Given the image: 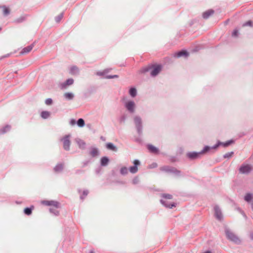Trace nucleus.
<instances>
[{
  "mask_svg": "<svg viewBox=\"0 0 253 253\" xmlns=\"http://www.w3.org/2000/svg\"><path fill=\"white\" fill-rule=\"evenodd\" d=\"M162 68V66L161 65H151L142 68L139 72L141 73H145L152 69L150 75L152 77H155L159 74Z\"/></svg>",
  "mask_w": 253,
  "mask_h": 253,
  "instance_id": "f257e3e1",
  "label": "nucleus"
},
{
  "mask_svg": "<svg viewBox=\"0 0 253 253\" xmlns=\"http://www.w3.org/2000/svg\"><path fill=\"white\" fill-rule=\"evenodd\" d=\"M225 233L227 239L235 244L239 245L241 243L240 238L229 228H225Z\"/></svg>",
  "mask_w": 253,
  "mask_h": 253,
  "instance_id": "f03ea898",
  "label": "nucleus"
},
{
  "mask_svg": "<svg viewBox=\"0 0 253 253\" xmlns=\"http://www.w3.org/2000/svg\"><path fill=\"white\" fill-rule=\"evenodd\" d=\"M160 170L161 171H165L167 173H172L176 176H179L181 175V171L173 167L169 166H165L162 167H161Z\"/></svg>",
  "mask_w": 253,
  "mask_h": 253,
  "instance_id": "7ed1b4c3",
  "label": "nucleus"
},
{
  "mask_svg": "<svg viewBox=\"0 0 253 253\" xmlns=\"http://www.w3.org/2000/svg\"><path fill=\"white\" fill-rule=\"evenodd\" d=\"M134 123L136 129L137 133L139 136L142 134L143 126L142 121L141 117L139 116H135L133 118Z\"/></svg>",
  "mask_w": 253,
  "mask_h": 253,
  "instance_id": "20e7f679",
  "label": "nucleus"
},
{
  "mask_svg": "<svg viewBox=\"0 0 253 253\" xmlns=\"http://www.w3.org/2000/svg\"><path fill=\"white\" fill-rule=\"evenodd\" d=\"M71 137V135L70 134H68L64 136L60 139L61 141L63 143V149L66 151H69L70 149V145L71 143L70 141Z\"/></svg>",
  "mask_w": 253,
  "mask_h": 253,
  "instance_id": "39448f33",
  "label": "nucleus"
},
{
  "mask_svg": "<svg viewBox=\"0 0 253 253\" xmlns=\"http://www.w3.org/2000/svg\"><path fill=\"white\" fill-rule=\"evenodd\" d=\"M125 107L127 111L130 113L133 114L135 110V104L133 101L129 100L125 103Z\"/></svg>",
  "mask_w": 253,
  "mask_h": 253,
  "instance_id": "423d86ee",
  "label": "nucleus"
},
{
  "mask_svg": "<svg viewBox=\"0 0 253 253\" xmlns=\"http://www.w3.org/2000/svg\"><path fill=\"white\" fill-rule=\"evenodd\" d=\"M133 166L129 167V170L131 173H135L138 171V166L140 165V162L138 160H134L133 162Z\"/></svg>",
  "mask_w": 253,
  "mask_h": 253,
  "instance_id": "0eeeda50",
  "label": "nucleus"
},
{
  "mask_svg": "<svg viewBox=\"0 0 253 253\" xmlns=\"http://www.w3.org/2000/svg\"><path fill=\"white\" fill-rule=\"evenodd\" d=\"M201 153L200 152H189L186 154L187 157L191 160H193L199 158L201 155Z\"/></svg>",
  "mask_w": 253,
  "mask_h": 253,
  "instance_id": "6e6552de",
  "label": "nucleus"
},
{
  "mask_svg": "<svg viewBox=\"0 0 253 253\" xmlns=\"http://www.w3.org/2000/svg\"><path fill=\"white\" fill-rule=\"evenodd\" d=\"M74 82V80L72 78H70L67 79L65 82L61 83L59 86L61 89H64L67 88L68 86L72 85Z\"/></svg>",
  "mask_w": 253,
  "mask_h": 253,
  "instance_id": "1a4fd4ad",
  "label": "nucleus"
},
{
  "mask_svg": "<svg viewBox=\"0 0 253 253\" xmlns=\"http://www.w3.org/2000/svg\"><path fill=\"white\" fill-rule=\"evenodd\" d=\"M214 215L216 217V218L219 220H221L222 218V214L221 211L219 207L216 205L214 207Z\"/></svg>",
  "mask_w": 253,
  "mask_h": 253,
  "instance_id": "9d476101",
  "label": "nucleus"
},
{
  "mask_svg": "<svg viewBox=\"0 0 253 253\" xmlns=\"http://www.w3.org/2000/svg\"><path fill=\"white\" fill-rule=\"evenodd\" d=\"M234 141L232 139L228 140L225 142H222L220 141H218L217 143L214 145V148H218L220 145L224 147H227L231 144L233 143Z\"/></svg>",
  "mask_w": 253,
  "mask_h": 253,
  "instance_id": "9b49d317",
  "label": "nucleus"
},
{
  "mask_svg": "<svg viewBox=\"0 0 253 253\" xmlns=\"http://www.w3.org/2000/svg\"><path fill=\"white\" fill-rule=\"evenodd\" d=\"M251 170V167L248 165H242L239 169V172L242 174L249 173Z\"/></svg>",
  "mask_w": 253,
  "mask_h": 253,
  "instance_id": "f8f14e48",
  "label": "nucleus"
},
{
  "mask_svg": "<svg viewBox=\"0 0 253 253\" xmlns=\"http://www.w3.org/2000/svg\"><path fill=\"white\" fill-rule=\"evenodd\" d=\"M42 203L46 206H53L54 208H58L59 207V203L55 201H43Z\"/></svg>",
  "mask_w": 253,
  "mask_h": 253,
  "instance_id": "ddd939ff",
  "label": "nucleus"
},
{
  "mask_svg": "<svg viewBox=\"0 0 253 253\" xmlns=\"http://www.w3.org/2000/svg\"><path fill=\"white\" fill-rule=\"evenodd\" d=\"M189 55V53L184 49L181 50L174 54V57L176 58H179L182 56H184L185 57H187Z\"/></svg>",
  "mask_w": 253,
  "mask_h": 253,
  "instance_id": "4468645a",
  "label": "nucleus"
},
{
  "mask_svg": "<svg viewBox=\"0 0 253 253\" xmlns=\"http://www.w3.org/2000/svg\"><path fill=\"white\" fill-rule=\"evenodd\" d=\"M34 46V43L24 47L20 51V54L22 55V54L28 53L32 50V49H33Z\"/></svg>",
  "mask_w": 253,
  "mask_h": 253,
  "instance_id": "2eb2a0df",
  "label": "nucleus"
},
{
  "mask_svg": "<svg viewBox=\"0 0 253 253\" xmlns=\"http://www.w3.org/2000/svg\"><path fill=\"white\" fill-rule=\"evenodd\" d=\"M75 141L80 149L84 150L85 148L86 143L84 140L80 138H76Z\"/></svg>",
  "mask_w": 253,
  "mask_h": 253,
  "instance_id": "dca6fc26",
  "label": "nucleus"
},
{
  "mask_svg": "<svg viewBox=\"0 0 253 253\" xmlns=\"http://www.w3.org/2000/svg\"><path fill=\"white\" fill-rule=\"evenodd\" d=\"M214 12V11L212 9L208 10L203 13L202 17L205 19H208L210 16L212 15Z\"/></svg>",
  "mask_w": 253,
  "mask_h": 253,
  "instance_id": "f3484780",
  "label": "nucleus"
},
{
  "mask_svg": "<svg viewBox=\"0 0 253 253\" xmlns=\"http://www.w3.org/2000/svg\"><path fill=\"white\" fill-rule=\"evenodd\" d=\"M160 202L165 207L168 208L169 209H172L173 207H175L176 205L174 203H172V204H169L168 202L163 199H161L160 200Z\"/></svg>",
  "mask_w": 253,
  "mask_h": 253,
  "instance_id": "a211bd4d",
  "label": "nucleus"
},
{
  "mask_svg": "<svg viewBox=\"0 0 253 253\" xmlns=\"http://www.w3.org/2000/svg\"><path fill=\"white\" fill-rule=\"evenodd\" d=\"M106 147L107 149L111 150L113 152H117L118 148L111 142L107 143L106 144Z\"/></svg>",
  "mask_w": 253,
  "mask_h": 253,
  "instance_id": "6ab92c4d",
  "label": "nucleus"
},
{
  "mask_svg": "<svg viewBox=\"0 0 253 253\" xmlns=\"http://www.w3.org/2000/svg\"><path fill=\"white\" fill-rule=\"evenodd\" d=\"M99 152L98 148L95 147H92L90 149L89 154L92 157H95L99 155Z\"/></svg>",
  "mask_w": 253,
  "mask_h": 253,
  "instance_id": "aec40b11",
  "label": "nucleus"
},
{
  "mask_svg": "<svg viewBox=\"0 0 253 253\" xmlns=\"http://www.w3.org/2000/svg\"><path fill=\"white\" fill-rule=\"evenodd\" d=\"M217 148H214V145L212 146H205L203 149L200 151L201 154H204L209 152L210 150L212 149H216Z\"/></svg>",
  "mask_w": 253,
  "mask_h": 253,
  "instance_id": "412c9836",
  "label": "nucleus"
},
{
  "mask_svg": "<svg viewBox=\"0 0 253 253\" xmlns=\"http://www.w3.org/2000/svg\"><path fill=\"white\" fill-rule=\"evenodd\" d=\"M109 162V159L107 157H103L100 160V165L102 167H105L108 164Z\"/></svg>",
  "mask_w": 253,
  "mask_h": 253,
  "instance_id": "4be33fe9",
  "label": "nucleus"
},
{
  "mask_svg": "<svg viewBox=\"0 0 253 253\" xmlns=\"http://www.w3.org/2000/svg\"><path fill=\"white\" fill-rule=\"evenodd\" d=\"M148 149L151 153L157 154L159 152V149L151 144H148L147 146Z\"/></svg>",
  "mask_w": 253,
  "mask_h": 253,
  "instance_id": "5701e85b",
  "label": "nucleus"
},
{
  "mask_svg": "<svg viewBox=\"0 0 253 253\" xmlns=\"http://www.w3.org/2000/svg\"><path fill=\"white\" fill-rule=\"evenodd\" d=\"M79 68L77 66H73L70 68V73L71 75H78L79 74Z\"/></svg>",
  "mask_w": 253,
  "mask_h": 253,
  "instance_id": "b1692460",
  "label": "nucleus"
},
{
  "mask_svg": "<svg viewBox=\"0 0 253 253\" xmlns=\"http://www.w3.org/2000/svg\"><path fill=\"white\" fill-rule=\"evenodd\" d=\"M28 16V15H22L20 17L17 18L16 19H15L14 20V22L16 23H22L24 21H26V20L27 19V17Z\"/></svg>",
  "mask_w": 253,
  "mask_h": 253,
  "instance_id": "393cba45",
  "label": "nucleus"
},
{
  "mask_svg": "<svg viewBox=\"0 0 253 253\" xmlns=\"http://www.w3.org/2000/svg\"><path fill=\"white\" fill-rule=\"evenodd\" d=\"M53 169L55 172H59L62 171L63 169V164L62 163L58 164L55 166Z\"/></svg>",
  "mask_w": 253,
  "mask_h": 253,
  "instance_id": "a878e982",
  "label": "nucleus"
},
{
  "mask_svg": "<svg viewBox=\"0 0 253 253\" xmlns=\"http://www.w3.org/2000/svg\"><path fill=\"white\" fill-rule=\"evenodd\" d=\"M11 128V126L9 125H6L4 127L0 128V134H3L7 131H9Z\"/></svg>",
  "mask_w": 253,
  "mask_h": 253,
  "instance_id": "bb28decb",
  "label": "nucleus"
},
{
  "mask_svg": "<svg viewBox=\"0 0 253 253\" xmlns=\"http://www.w3.org/2000/svg\"><path fill=\"white\" fill-rule=\"evenodd\" d=\"M129 94L132 97H135L137 95V90L135 87H131L129 89Z\"/></svg>",
  "mask_w": 253,
  "mask_h": 253,
  "instance_id": "cd10ccee",
  "label": "nucleus"
},
{
  "mask_svg": "<svg viewBox=\"0 0 253 253\" xmlns=\"http://www.w3.org/2000/svg\"><path fill=\"white\" fill-rule=\"evenodd\" d=\"M34 209V206L31 207H27L24 210V212L26 215H30L32 214V210Z\"/></svg>",
  "mask_w": 253,
  "mask_h": 253,
  "instance_id": "c85d7f7f",
  "label": "nucleus"
},
{
  "mask_svg": "<svg viewBox=\"0 0 253 253\" xmlns=\"http://www.w3.org/2000/svg\"><path fill=\"white\" fill-rule=\"evenodd\" d=\"M50 113L47 111H43L41 112V116L43 119H46L49 117Z\"/></svg>",
  "mask_w": 253,
  "mask_h": 253,
  "instance_id": "c756f323",
  "label": "nucleus"
},
{
  "mask_svg": "<svg viewBox=\"0 0 253 253\" xmlns=\"http://www.w3.org/2000/svg\"><path fill=\"white\" fill-rule=\"evenodd\" d=\"M253 199V195L251 193H247L244 197V200L248 203L251 202Z\"/></svg>",
  "mask_w": 253,
  "mask_h": 253,
  "instance_id": "7c9ffc66",
  "label": "nucleus"
},
{
  "mask_svg": "<svg viewBox=\"0 0 253 253\" xmlns=\"http://www.w3.org/2000/svg\"><path fill=\"white\" fill-rule=\"evenodd\" d=\"M77 125L80 127H83L85 125V122L83 119L80 118L77 121Z\"/></svg>",
  "mask_w": 253,
  "mask_h": 253,
  "instance_id": "2f4dec72",
  "label": "nucleus"
},
{
  "mask_svg": "<svg viewBox=\"0 0 253 253\" xmlns=\"http://www.w3.org/2000/svg\"><path fill=\"white\" fill-rule=\"evenodd\" d=\"M127 115L126 114L121 115L119 119V121L120 124H124L126 119Z\"/></svg>",
  "mask_w": 253,
  "mask_h": 253,
  "instance_id": "473e14b6",
  "label": "nucleus"
},
{
  "mask_svg": "<svg viewBox=\"0 0 253 253\" xmlns=\"http://www.w3.org/2000/svg\"><path fill=\"white\" fill-rule=\"evenodd\" d=\"M64 96L68 100H72L74 97V94L71 92H66Z\"/></svg>",
  "mask_w": 253,
  "mask_h": 253,
  "instance_id": "72a5a7b5",
  "label": "nucleus"
},
{
  "mask_svg": "<svg viewBox=\"0 0 253 253\" xmlns=\"http://www.w3.org/2000/svg\"><path fill=\"white\" fill-rule=\"evenodd\" d=\"M1 7L3 8V14L4 16H7L10 13V10L5 6H2Z\"/></svg>",
  "mask_w": 253,
  "mask_h": 253,
  "instance_id": "f704fd0d",
  "label": "nucleus"
},
{
  "mask_svg": "<svg viewBox=\"0 0 253 253\" xmlns=\"http://www.w3.org/2000/svg\"><path fill=\"white\" fill-rule=\"evenodd\" d=\"M120 173L122 175H126L128 173L127 168L126 167L122 168L120 169Z\"/></svg>",
  "mask_w": 253,
  "mask_h": 253,
  "instance_id": "c9c22d12",
  "label": "nucleus"
},
{
  "mask_svg": "<svg viewBox=\"0 0 253 253\" xmlns=\"http://www.w3.org/2000/svg\"><path fill=\"white\" fill-rule=\"evenodd\" d=\"M63 17V13H61L60 14H59L58 16H56L55 18V20L57 23L59 22L61 20Z\"/></svg>",
  "mask_w": 253,
  "mask_h": 253,
  "instance_id": "e433bc0d",
  "label": "nucleus"
},
{
  "mask_svg": "<svg viewBox=\"0 0 253 253\" xmlns=\"http://www.w3.org/2000/svg\"><path fill=\"white\" fill-rule=\"evenodd\" d=\"M49 211L50 213L53 214L55 215H58L59 214V211L53 208H51L49 209Z\"/></svg>",
  "mask_w": 253,
  "mask_h": 253,
  "instance_id": "4c0bfd02",
  "label": "nucleus"
},
{
  "mask_svg": "<svg viewBox=\"0 0 253 253\" xmlns=\"http://www.w3.org/2000/svg\"><path fill=\"white\" fill-rule=\"evenodd\" d=\"M233 154H234L233 152H228V153L225 154L223 155V157L225 159H228V158H231L233 156Z\"/></svg>",
  "mask_w": 253,
  "mask_h": 253,
  "instance_id": "58836bf2",
  "label": "nucleus"
},
{
  "mask_svg": "<svg viewBox=\"0 0 253 253\" xmlns=\"http://www.w3.org/2000/svg\"><path fill=\"white\" fill-rule=\"evenodd\" d=\"M162 197L165 199H171L172 198V196L169 194H163L162 195Z\"/></svg>",
  "mask_w": 253,
  "mask_h": 253,
  "instance_id": "ea45409f",
  "label": "nucleus"
},
{
  "mask_svg": "<svg viewBox=\"0 0 253 253\" xmlns=\"http://www.w3.org/2000/svg\"><path fill=\"white\" fill-rule=\"evenodd\" d=\"M88 194V191L87 190H84L83 192V195L80 196V198L82 200H83L85 196H86Z\"/></svg>",
  "mask_w": 253,
  "mask_h": 253,
  "instance_id": "a19ab883",
  "label": "nucleus"
},
{
  "mask_svg": "<svg viewBox=\"0 0 253 253\" xmlns=\"http://www.w3.org/2000/svg\"><path fill=\"white\" fill-rule=\"evenodd\" d=\"M45 103L47 105H51L53 103V100L51 98H48L45 100Z\"/></svg>",
  "mask_w": 253,
  "mask_h": 253,
  "instance_id": "79ce46f5",
  "label": "nucleus"
},
{
  "mask_svg": "<svg viewBox=\"0 0 253 253\" xmlns=\"http://www.w3.org/2000/svg\"><path fill=\"white\" fill-rule=\"evenodd\" d=\"M239 31H238V30L237 29H235L234 30V31H233L232 33V36L233 37H237L239 35Z\"/></svg>",
  "mask_w": 253,
  "mask_h": 253,
  "instance_id": "37998d69",
  "label": "nucleus"
},
{
  "mask_svg": "<svg viewBox=\"0 0 253 253\" xmlns=\"http://www.w3.org/2000/svg\"><path fill=\"white\" fill-rule=\"evenodd\" d=\"M119 77L118 75H107L105 76V78L107 79H115V78H118Z\"/></svg>",
  "mask_w": 253,
  "mask_h": 253,
  "instance_id": "c03bdc74",
  "label": "nucleus"
},
{
  "mask_svg": "<svg viewBox=\"0 0 253 253\" xmlns=\"http://www.w3.org/2000/svg\"><path fill=\"white\" fill-rule=\"evenodd\" d=\"M253 26V22L252 21L249 20L243 24V26Z\"/></svg>",
  "mask_w": 253,
  "mask_h": 253,
  "instance_id": "a18cd8bd",
  "label": "nucleus"
},
{
  "mask_svg": "<svg viewBox=\"0 0 253 253\" xmlns=\"http://www.w3.org/2000/svg\"><path fill=\"white\" fill-rule=\"evenodd\" d=\"M139 182V178L137 177H135L132 180V183L136 184Z\"/></svg>",
  "mask_w": 253,
  "mask_h": 253,
  "instance_id": "49530a36",
  "label": "nucleus"
},
{
  "mask_svg": "<svg viewBox=\"0 0 253 253\" xmlns=\"http://www.w3.org/2000/svg\"><path fill=\"white\" fill-rule=\"evenodd\" d=\"M70 125H71V126H74L76 124H77V121H76V120L75 119H71L70 121Z\"/></svg>",
  "mask_w": 253,
  "mask_h": 253,
  "instance_id": "de8ad7c7",
  "label": "nucleus"
},
{
  "mask_svg": "<svg viewBox=\"0 0 253 253\" xmlns=\"http://www.w3.org/2000/svg\"><path fill=\"white\" fill-rule=\"evenodd\" d=\"M97 75L98 76H104L105 75V72L103 71V72H98L96 73Z\"/></svg>",
  "mask_w": 253,
  "mask_h": 253,
  "instance_id": "09e8293b",
  "label": "nucleus"
},
{
  "mask_svg": "<svg viewBox=\"0 0 253 253\" xmlns=\"http://www.w3.org/2000/svg\"><path fill=\"white\" fill-rule=\"evenodd\" d=\"M157 167V164L156 163H153L150 165V168H155Z\"/></svg>",
  "mask_w": 253,
  "mask_h": 253,
  "instance_id": "8fccbe9b",
  "label": "nucleus"
},
{
  "mask_svg": "<svg viewBox=\"0 0 253 253\" xmlns=\"http://www.w3.org/2000/svg\"><path fill=\"white\" fill-rule=\"evenodd\" d=\"M250 238L251 240L253 241V230L250 232Z\"/></svg>",
  "mask_w": 253,
  "mask_h": 253,
  "instance_id": "3c124183",
  "label": "nucleus"
},
{
  "mask_svg": "<svg viewBox=\"0 0 253 253\" xmlns=\"http://www.w3.org/2000/svg\"><path fill=\"white\" fill-rule=\"evenodd\" d=\"M89 163V161H86L84 162L83 163V167H85V166H87Z\"/></svg>",
  "mask_w": 253,
  "mask_h": 253,
  "instance_id": "603ef678",
  "label": "nucleus"
},
{
  "mask_svg": "<svg viewBox=\"0 0 253 253\" xmlns=\"http://www.w3.org/2000/svg\"><path fill=\"white\" fill-rule=\"evenodd\" d=\"M101 171V169L100 168L97 169L96 170H95V172L97 174H99L100 173Z\"/></svg>",
  "mask_w": 253,
  "mask_h": 253,
  "instance_id": "864d4df0",
  "label": "nucleus"
},
{
  "mask_svg": "<svg viewBox=\"0 0 253 253\" xmlns=\"http://www.w3.org/2000/svg\"><path fill=\"white\" fill-rule=\"evenodd\" d=\"M9 55H10V54H5V55H4V56H2L1 57H0V60L2 59V58L8 57L9 56Z\"/></svg>",
  "mask_w": 253,
  "mask_h": 253,
  "instance_id": "5fc2aeb1",
  "label": "nucleus"
},
{
  "mask_svg": "<svg viewBox=\"0 0 253 253\" xmlns=\"http://www.w3.org/2000/svg\"><path fill=\"white\" fill-rule=\"evenodd\" d=\"M110 69H105L104 70V71L105 72V73H108L110 71Z\"/></svg>",
  "mask_w": 253,
  "mask_h": 253,
  "instance_id": "6e6d98bb",
  "label": "nucleus"
},
{
  "mask_svg": "<svg viewBox=\"0 0 253 253\" xmlns=\"http://www.w3.org/2000/svg\"><path fill=\"white\" fill-rule=\"evenodd\" d=\"M241 213L242 214V215H243V216L245 218H247V216L245 214V213H244V212H243V211L241 212Z\"/></svg>",
  "mask_w": 253,
  "mask_h": 253,
  "instance_id": "4d7b16f0",
  "label": "nucleus"
},
{
  "mask_svg": "<svg viewBox=\"0 0 253 253\" xmlns=\"http://www.w3.org/2000/svg\"><path fill=\"white\" fill-rule=\"evenodd\" d=\"M82 172H83V171L81 170H77L76 171V173L78 174V173Z\"/></svg>",
  "mask_w": 253,
  "mask_h": 253,
  "instance_id": "13d9d810",
  "label": "nucleus"
},
{
  "mask_svg": "<svg viewBox=\"0 0 253 253\" xmlns=\"http://www.w3.org/2000/svg\"><path fill=\"white\" fill-rule=\"evenodd\" d=\"M204 253H211V252L210 251H207L205 252Z\"/></svg>",
  "mask_w": 253,
  "mask_h": 253,
  "instance_id": "bf43d9fd",
  "label": "nucleus"
},
{
  "mask_svg": "<svg viewBox=\"0 0 253 253\" xmlns=\"http://www.w3.org/2000/svg\"><path fill=\"white\" fill-rule=\"evenodd\" d=\"M136 141L137 142H139V141H140V139H139V138H137V139H136Z\"/></svg>",
  "mask_w": 253,
  "mask_h": 253,
  "instance_id": "052dcab7",
  "label": "nucleus"
},
{
  "mask_svg": "<svg viewBox=\"0 0 253 253\" xmlns=\"http://www.w3.org/2000/svg\"><path fill=\"white\" fill-rule=\"evenodd\" d=\"M252 209L253 210V202L251 204Z\"/></svg>",
  "mask_w": 253,
  "mask_h": 253,
  "instance_id": "680f3d73",
  "label": "nucleus"
},
{
  "mask_svg": "<svg viewBox=\"0 0 253 253\" xmlns=\"http://www.w3.org/2000/svg\"><path fill=\"white\" fill-rule=\"evenodd\" d=\"M94 253V251L92 250L90 251V253Z\"/></svg>",
  "mask_w": 253,
  "mask_h": 253,
  "instance_id": "e2e57ef3",
  "label": "nucleus"
},
{
  "mask_svg": "<svg viewBox=\"0 0 253 253\" xmlns=\"http://www.w3.org/2000/svg\"><path fill=\"white\" fill-rule=\"evenodd\" d=\"M101 139H102V140H103V136H101Z\"/></svg>",
  "mask_w": 253,
  "mask_h": 253,
  "instance_id": "0e129e2a",
  "label": "nucleus"
},
{
  "mask_svg": "<svg viewBox=\"0 0 253 253\" xmlns=\"http://www.w3.org/2000/svg\"><path fill=\"white\" fill-rule=\"evenodd\" d=\"M1 30V27H0V31Z\"/></svg>",
  "mask_w": 253,
  "mask_h": 253,
  "instance_id": "69168bd1",
  "label": "nucleus"
}]
</instances>
